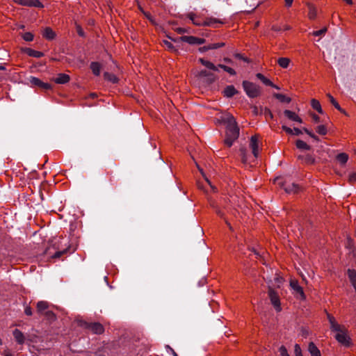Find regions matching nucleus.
Listing matches in <instances>:
<instances>
[{"label":"nucleus","mask_w":356,"mask_h":356,"mask_svg":"<svg viewBox=\"0 0 356 356\" xmlns=\"http://www.w3.org/2000/svg\"><path fill=\"white\" fill-rule=\"evenodd\" d=\"M216 119L218 123L226 125L225 143L228 147H231L239 136V128L235 118L229 113H220Z\"/></svg>","instance_id":"obj_1"},{"label":"nucleus","mask_w":356,"mask_h":356,"mask_svg":"<svg viewBox=\"0 0 356 356\" xmlns=\"http://www.w3.org/2000/svg\"><path fill=\"white\" fill-rule=\"evenodd\" d=\"M327 319L330 325V330L336 332L335 339L342 346L349 347L351 345V339L348 334L347 328L342 325L339 324L335 318L330 314H327Z\"/></svg>","instance_id":"obj_2"},{"label":"nucleus","mask_w":356,"mask_h":356,"mask_svg":"<svg viewBox=\"0 0 356 356\" xmlns=\"http://www.w3.org/2000/svg\"><path fill=\"white\" fill-rule=\"evenodd\" d=\"M275 183L282 188L287 193H296L300 190L298 184L291 182L289 177L284 178L282 177H276Z\"/></svg>","instance_id":"obj_3"},{"label":"nucleus","mask_w":356,"mask_h":356,"mask_svg":"<svg viewBox=\"0 0 356 356\" xmlns=\"http://www.w3.org/2000/svg\"><path fill=\"white\" fill-rule=\"evenodd\" d=\"M243 88L246 95L250 98H254L260 95L261 90L259 86L248 81H243Z\"/></svg>","instance_id":"obj_4"},{"label":"nucleus","mask_w":356,"mask_h":356,"mask_svg":"<svg viewBox=\"0 0 356 356\" xmlns=\"http://www.w3.org/2000/svg\"><path fill=\"white\" fill-rule=\"evenodd\" d=\"M268 296L272 305L276 312H280L282 311V307L278 293L272 288L268 289Z\"/></svg>","instance_id":"obj_5"},{"label":"nucleus","mask_w":356,"mask_h":356,"mask_svg":"<svg viewBox=\"0 0 356 356\" xmlns=\"http://www.w3.org/2000/svg\"><path fill=\"white\" fill-rule=\"evenodd\" d=\"M290 286L293 290V293L298 298L301 300L305 299V295L303 291V289L298 284V282L296 280H290Z\"/></svg>","instance_id":"obj_6"},{"label":"nucleus","mask_w":356,"mask_h":356,"mask_svg":"<svg viewBox=\"0 0 356 356\" xmlns=\"http://www.w3.org/2000/svg\"><path fill=\"white\" fill-rule=\"evenodd\" d=\"M261 145L260 136L259 135L252 136L250 140V147L255 158H257L259 153V146Z\"/></svg>","instance_id":"obj_7"},{"label":"nucleus","mask_w":356,"mask_h":356,"mask_svg":"<svg viewBox=\"0 0 356 356\" xmlns=\"http://www.w3.org/2000/svg\"><path fill=\"white\" fill-rule=\"evenodd\" d=\"M180 41L185 42L190 44H202L205 43L206 40L204 38H200L192 35L181 36L179 39Z\"/></svg>","instance_id":"obj_8"},{"label":"nucleus","mask_w":356,"mask_h":356,"mask_svg":"<svg viewBox=\"0 0 356 356\" xmlns=\"http://www.w3.org/2000/svg\"><path fill=\"white\" fill-rule=\"evenodd\" d=\"M186 17L188 18L194 25L204 26V19L202 18V16L191 12L186 14Z\"/></svg>","instance_id":"obj_9"},{"label":"nucleus","mask_w":356,"mask_h":356,"mask_svg":"<svg viewBox=\"0 0 356 356\" xmlns=\"http://www.w3.org/2000/svg\"><path fill=\"white\" fill-rule=\"evenodd\" d=\"M225 24L224 19H218L213 17H207L204 19V26L218 27V24Z\"/></svg>","instance_id":"obj_10"},{"label":"nucleus","mask_w":356,"mask_h":356,"mask_svg":"<svg viewBox=\"0 0 356 356\" xmlns=\"http://www.w3.org/2000/svg\"><path fill=\"white\" fill-rule=\"evenodd\" d=\"M205 181L207 186H204V184H202L200 182L197 183V186L200 190L204 191L206 193H209V192H217V188H216V186L212 185L211 181L207 177H205Z\"/></svg>","instance_id":"obj_11"},{"label":"nucleus","mask_w":356,"mask_h":356,"mask_svg":"<svg viewBox=\"0 0 356 356\" xmlns=\"http://www.w3.org/2000/svg\"><path fill=\"white\" fill-rule=\"evenodd\" d=\"M14 1L19 5L26 6L43 7L42 3L38 0H14Z\"/></svg>","instance_id":"obj_12"},{"label":"nucleus","mask_w":356,"mask_h":356,"mask_svg":"<svg viewBox=\"0 0 356 356\" xmlns=\"http://www.w3.org/2000/svg\"><path fill=\"white\" fill-rule=\"evenodd\" d=\"M29 82L33 86H36L45 90H49L51 88L50 84L44 83L40 79L35 76H31L29 79Z\"/></svg>","instance_id":"obj_13"},{"label":"nucleus","mask_w":356,"mask_h":356,"mask_svg":"<svg viewBox=\"0 0 356 356\" xmlns=\"http://www.w3.org/2000/svg\"><path fill=\"white\" fill-rule=\"evenodd\" d=\"M284 115L290 120L296 122L298 123H302V119L293 111L290 110H285L284 111Z\"/></svg>","instance_id":"obj_14"},{"label":"nucleus","mask_w":356,"mask_h":356,"mask_svg":"<svg viewBox=\"0 0 356 356\" xmlns=\"http://www.w3.org/2000/svg\"><path fill=\"white\" fill-rule=\"evenodd\" d=\"M88 329L97 334H102L104 331L103 325L99 323H93L90 324L88 325Z\"/></svg>","instance_id":"obj_15"},{"label":"nucleus","mask_w":356,"mask_h":356,"mask_svg":"<svg viewBox=\"0 0 356 356\" xmlns=\"http://www.w3.org/2000/svg\"><path fill=\"white\" fill-rule=\"evenodd\" d=\"M14 339L17 343L22 345L25 342V337L24 334L18 329H15L13 332Z\"/></svg>","instance_id":"obj_16"},{"label":"nucleus","mask_w":356,"mask_h":356,"mask_svg":"<svg viewBox=\"0 0 356 356\" xmlns=\"http://www.w3.org/2000/svg\"><path fill=\"white\" fill-rule=\"evenodd\" d=\"M256 76L261 81H262V83L264 84H265L266 86H271L274 88H276V89H280L279 87H277V86H275L270 80H269L268 79H267L266 77H265L261 73H257L256 74Z\"/></svg>","instance_id":"obj_17"},{"label":"nucleus","mask_w":356,"mask_h":356,"mask_svg":"<svg viewBox=\"0 0 356 356\" xmlns=\"http://www.w3.org/2000/svg\"><path fill=\"white\" fill-rule=\"evenodd\" d=\"M308 351L311 356H321V351L314 342H310L308 346Z\"/></svg>","instance_id":"obj_18"},{"label":"nucleus","mask_w":356,"mask_h":356,"mask_svg":"<svg viewBox=\"0 0 356 356\" xmlns=\"http://www.w3.org/2000/svg\"><path fill=\"white\" fill-rule=\"evenodd\" d=\"M42 36L47 40H51L55 38V32L49 27H46L42 31Z\"/></svg>","instance_id":"obj_19"},{"label":"nucleus","mask_w":356,"mask_h":356,"mask_svg":"<svg viewBox=\"0 0 356 356\" xmlns=\"http://www.w3.org/2000/svg\"><path fill=\"white\" fill-rule=\"evenodd\" d=\"M70 81L69 75L66 74H59L57 77L54 79V81L58 84H64Z\"/></svg>","instance_id":"obj_20"},{"label":"nucleus","mask_w":356,"mask_h":356,"mask_svg":"<svg viewBox=\"0 0 356 356\" xmlns=\"http://www.w3.org/2000/svg\"><path fill=\"white\" fill-rule=\"evenodd\" d=\"M200 63L207 67L209 70H213V71H218V65L216 66L213 63L211 62L204 60V58H200L199 59Z\"/></svg>","instance_id":"obj_21"},{"label":"nucleus","mask_w":356,"mask_h":356,"mask_svg":"<svg viewBox=\"0 0 356 356\" xmlns=\"http://www.w3.org/2000/svg\"><path fill=\"white\" fill-rule=\"evenodd\" d=\"M236 93H237V90L235 89V88L233 86H227L223 91L224 96H225L227 97H232Z\"/></svg>","instance_id":"obj_22"},{"label":"nucleus","mask_w":356,"mask_h":356,"mask_svg":"<svg viewBox=\"0 0 356 356\" xmlns=\"http://www.w3.org/2000/svg\"><path fill=\"white\" fill-rule=\"evenodd\" d=\"M25 51L29 56L34 57V58H39L44 56V54L42 52L36 51V50H34V49H32L30 48L26 49L25 50Z\"/></svg>","instance_id":"obj_23"},{"label":"nucleus","mask_w":356,"mask_h":356,"mask_svg":"<svg viewBox=\"0 0 356 356\" xmlns=\"http://www.w3.org/2000/svg\"><path fill=\"white\" fill-rule=\"evenodd\" d=\"M49 307V304L46 301H39L37 304L38 312L43 314Z\"/></svg>","instance_id":"obj_24"},{"label":"nucleus","mask_w":356,"mask_h":356,"mask_svg":"<svg viewBox=\"0 0 356 356\" xmlns=\"http://www.w3.org/2000/svg\"><path fill=\"white\" fill-rule=\"evenodd\" d=\"M90 69L92 72V73L96 75V76H98L100 74V70H101V65L99 63L97 62H92L90 64Z\"/></svg>","instance_id":"obj_25"},{"label":"nucleus","mask_w":356,"mask_h":356,"mask_svg":"<svg viewBox=\"0 0 356 356\" xmlns=\"http://www.w3.org/2000/svg\"><path fill=\"white\" fill-rule=\"evenodd\" d=\"M311 106L314 110L318 111L319 113H323L321 105L319 101H318L317 99H312L311 100Z\"/></svg>","instance_id":"obj_26"},{"label":"nucleus","mask_w":356,"mask_h":356,"mask_svg":"<svg viewBox=\"0 0 356 356\" xmlns=\"http://www.w3.org/2000/svg\"><path fill=\"white\" fill-rule=\"evenodd\" d=\"M278 65L282 68H287L290 63V59L285 57L280 58L277 60Z\"/></svg>","instance_id":"obj_27"},{"label":"nucleus","mask_w":356,"mask_h":356,"mask_svg":"<svg viewBox=\"0 0 356 356\" xmlns=\"http://www.w3.org/2000/svg\"><path fill=\"white\" fill-rule=\"evenodd\" d=\"M274 97L281 102L290 103L291 101V99L290 97L280 93H275L274 95Z\"/></svg>","instance_id":"obj_28"},{"label":"nucleus","mask_w":356,"mask_h":356,"mask_svg":"<svg viewBox=\"0 0 356 356\" xmlns=\"http://www.w3.org/2000/svg\"><path fill=\"white\" fill-rule=\"evenodd\" d=\"M327 97L329 98L331 104L339 111H341V113L346 114V112L344 110H343L340 105L338 104V102L335 100V99L330 95V94H327Z\"/></svg>","instance_id":"obj_29"},{"label":"nucleus","mask_w":356,"mask_h":356,"mask_svg":"<svg viewBox=\"0 0 356 356\" xmlns=\"http://www.w3.org/2000/svg\"><path fill=\"white\" fill-rule=\"evenodd\" d=\"M297 148L303 150H309L310 146L302 140H298L296 143Z\"/></svg>","instance_id":"obj_30"},{"label":"nucleus","mask_w":356,"mask_h":356,"mask_svg":"<svg viewBox=\"0 0 356 356\" xmlns=\"http://www.w3.org/2000/svg\"><path fill=\"white\" fill-rule=\"evenodd\" d=\"M337 160L341 164L344 165L348 160V155L346 153H340L337 156Z\"/></svg>","instance_id":"obj_31"},{"label":"nucleus","mask_w":356,"mask_h":356,"mask_svg":"<svg viewBox=\"0 0 356 356\" xmlns=\"http://www.w3.org/2000/svg\"><path fill=\"white\" fill-rule=\"evenodd\" d=\"M104 76L106 80H108L113 83H117L118 81L117 76L113 74L106 72L104 73Z\"/></svg>","instance_id":"obj_32"},{"label":"nucleus","mask_w":356,"mask_h":356,"mask_svg":"<svg viewBox=\"0 0 356 356\" xmlns=\"http://www.w3.org/2000/svg\"><path fill=\"white\" fill-rule=\"evenodd\" d=\"M219 67L222 69L223 70H225L227 73H229L230 75H235L236 74V71L233 68H232L230 67H228V66L222 65V64H219L218 65V68Z\"/></svg>","instance_id":"obj_33"},{"label":"nucleus","mask_w":356,"mask_h":356,"mask_svg":"<svg viewBox=\"0 0 356 356\" xmlns=\"http://www.w3.org/2000/svg\"><path fill=\"white\" fill-rule=\"evenodd\" d=\"M163 46L168 49V50L170 51H176V49L175 47V46L172 44V43L168 40H163Z\"/></svg>","instance_id":"obj_34"},{"label":"nucleus","mask_w":356,"mask_h":356,"mask_svg":"<svg viewBox=\"0 0 356 356\" xmlns=\"http://www.w3.org/2000/svg\"><path fill=\"white\" fill-rule=\"evenodd\" d=\"M316 132L320 135H325L327 130L325 125H319L316 127Z\"/></svg>","instance_id":"obj_35"},{"label":"nucleus","mask_w":356,"mask_h":356,"mask_svg":"<svg viewBox=\"0 0 356 356\" xmlns=\"http://www.w3.org/2000/svg\"><path fill=\"white\" fill-rule=\"evenodd\" d=\"M299 159L304 160V161L307 163H312L314 161V159L312 158L311 155H306V156H300Z\"/></svg>","instance_id":"obj_36"},{"label":"nucleus","mask_w":356,"mask_h":356,"mask_svg":"<svg viewBox=\"0 0 356 356\" xmlns=\"http://www.w3.org/2000/svg\"><path fill=\"white\" fill-rule=\"evenodd\" d=\"M22 38L25 41L31 42L33 41L34 36L31 32H26L23 34Z\"/></svg>","instance_id":"obj_37"},{"label":"nucleus","mask_w":356,"mask_h":356,"mask_svg":"<svg viewBox=\"0 0 356 356\" xmlns=\"http://www.w3.org/2000/svg\"><path fill=\"white\" fill-rule=\"evenodd\" d=\"M208 46H209V50L210 49H218V48L224 47L225 43L224 42H218V43L210 44Z\"/></svg>","instance_id":"obj_38"},{"label":"nucleus","mask_w":356,"mask_h":356,"mask_svg":"<svg viewBox=\"0 0 356 356\" xmlns=\"http://www.w3.org/2000/svg\"><path fill=\"white\" fill-rule=\"evenodd\" d=\"M308 15H309V19H314L316 17V10L314 7L311 6L309 8V11Z\"/></svg>","instance_id":"obj_39"},{"label":"nucleus","mask_w":356,"mask_h":356,"mask_svg":"<svg viewBox=\"0 0 356 356\" xmlns=\"http://www.w3.org/2000/svg\"><path fill=\"white\" fill-rule=\"evenodd\" d=\"M348 181L353 184L356 181V172H350L348 175Z\"/></svg>","instance_id":"obj_40"},{"label":"nucleus","mask_w":356,"mask_h":356,"mask_svg":"<svg viewBox=\"0 0 356 356\" xmlns=\"http://www.w3.org/2000/svg\"><path fill=\"white\" fill-rule=\"evenodd\" d=\"M294 353L296 356H302L301 348L298 344L295 345Z\"/></svg>","instance_id":"obj_41"},{"label":"nucleus","mask_w":356,"mask_h":356,"mask_svg":"<svg viewBox=\"0 0 356 356\" xmlns=\"http://www.w3.org/2000/svg\"><path fill=\"white\" fill-rule=\"evenodd\" d=\"M279 352H280L281 356H289V355L288 354L286 348L284 346H282L279 348Z\"/></svg>","instance_id":"obj_42"},{"label":"nucleus","mask_w":356,"mask_h":356,"mask_svg":"<svg viewBox=\"0 0 356 356\" xmlns=\"http://www.w3.org/2000/svg\"><path fill=\"white\" fill-rule=\"evenodd\" d=\"M303 131L307 134H308L311 138H314V140H318V137L314 134L312 133L311 131H309V129H306V128H304L303 129Z\"/></svg>","instance_id":"obj_43"},{"label":"nucleus","mask_w":356,"mask_h":356,"mask_svg":"<svg viewBox=\"0 0 356 356\" xmlns=\"http://www.w3.org/2000/svg\"><path fill=\"white\" fill-rule=\"evenodd\" d=\"M326 31H327V29L326 28H323V29H322L321 30L314 31L312 34L314 36H320V35L324 34L326 32Z\"/></svg>","instance_id":"obj_44"},{"label":"nucleus","mask_w":356,"mask_h":356,"mask_svg":"<svg viewBox=\"0 0 356 356\" xmlns=\"http://www.w3.org/2000/svg\"><path fill=\"white\" fill-rule=\"evenodd\" d=\"M282 129L285 131L287 134L293 135V131L290 127H286V125H282Z\"/></svg>","instance_id":"obj_45"},{"label":"nucleus","mask_w":356,"mask_h":356,"mask_svg":"<svg viewBox=\"0 0 356 356\" xmlns=\"http://www.w3.org/2000/svg\"><path fill=\"white\" fill-rule=\"evenodd\" d=\"M46 316H47L48 318H55V315L54 314V313L51 311H45L44 313H43Z\"/></svg>","instance_id":"obj_46"},{"label":"nucleus","mask_w":356,"mask_h":356,"mask_svg":"<svg viewBox=\"0 0 356 356\" xmlns=\"http://www.w3.org/2000/svg\"><path fill=\"white\" fill-rule=\"evenodd\" d=\"M176 31L178 33H179V34H182V33H188L189 32L188 29H185V28H177L176 29Z\"/></svg>","instance_id":"obj_47"},{"label":"nucleus","mask_w":356,"mask_h":356,"mask_svg":"<svg viewBox=\"0 0 356 356\" xmlns=\"http://www.w3.org/2000/svg\"><path fill=\"white\" fill-rule=\"evenodd\" d=\"M24 313L27 316H31L32 315V309H31V307H29V306L26 307L25 309H24Z\"/></svg>","instance_id":"obj_48"},{"label":"nucleus","mask_w":356,"mask_h":356,"mask_svg":"<svg viewBox=\"0 0 356 356\" xmlns=\"http://www.w3.org/2000/svg\"><path fill=\"white\" fill-rule=\"evenodd\" d=\"M2 355L3 356H14V355L8 349L4 350Z\"/></svg>","instance_id":"obj_49"},{"label":"nucleus","mask_w":356,"mask_h":356,"mask_svg":"<svg viewBox=\"0 0 356 356\" xmlns=\"http://www.w3.org/2000/svg\"><path fill=\"white\" fill-rule=\"evenodd\" d=\"M76 31H77L78 34L80 36H83L84 32L80 26H79V25L76 26Z\"/></svg>","instance_id":"obj_50"},{"label":"nucleus","mask_w":356,"mask_h":356,"mask_svg":"<svg viewBox=\"0 0 356 356\" xmlns=\"http://www.w3.org/2000/svg\"><path fill=\"white\" fill-rule=\"evenodd\" d=\"M312 118L315 122L317 123L320 122V118L316 114H312Z\"/></svg>","instance_id":"obj_51"},{"label":"nucleus","mask_w":356,"mask_h":356,"mask_svg":"<svg viewBox=\"0 0 356 356\" xmlns=\"http://www.w3.org/2000/svg\"><path fill=\"white\" fill-rule=\"evenodd\" d=\"M293 135H297L298 136V135H300V134H302V131L300 129H298V128H294L293 129Z\"/></svg>","instance_id":"obj_52"},{"label":"nucleus","mask_w":356,"mask_h":356,"mask_svg":"<svg viewBox=\"0 0 356 356\" xmlns=\"http://www.w3.org/2000/svg\"><path fill=\"white\" fill-rule=\"evenodd\" d=\"M208 50H209L208 45L207 46L201 47L199 48V51L200 52H202V53L205 52V51H207Z\"/></svg>","instance_id":"obj_53"},{"label":"nucleus","mask_w":356,"mask_h":356,"mask_svg":"<svg viewBox=\"0 0 356 356\" xmlns=\"http://www.w3.org/2000/svg\"><path fill=\"white\" fill-rule=\"evenodd\" d=\"M286 7H291L292 6L293 0H284Z\"/></svg>","instance_id":"obj_54"},{"label":"nucleus","mask_w":356,"mask_h":356,"mask_svg":"<svg viewBox=\"0 0 356 356\" xmlns=\"http://www.w3.org/2000/svg\"><path fill=\"white\" fill-rule=\"evenodd\" d=\"M200 75L201 76H206L208 75V73L206 70H202L200 72Z\"/></svg>","instance_id":"obj_55"},{"label":"nucleus","mask_w":356,"mask_h":356,"mask_svg":"<svg viewBox=\"0 0 356 356\" xmlns=\"http://www.w3.org/2000/svg\"><path fill=\"white\" fill-rule=\"evenodd\" d=\"M168 348L170 349V350L172 353V354L173 355V356H178V355L175 353V351L172 348H170V346H168Z\"/></svg>","instance_id":"obj_56"},{"label":"nucleus","mask_w":356,"mask_h":356,"mask_svg":"<svg viewBox=\"0 0 356 356\" xmlns=\"http://www.w3.org/2000/svg\"><path fill=\"white\" fill-rule=\"evenodd\" d=\"M266 115H268L270 118H273V113L269 110H268V111L266 112Z\"/></svg>","instance_id":"obj_57"},{"label":"nucleus","mask_w":356,"mask_h":356,"mask_svg":"<svg viewBox=\"0 0 356 356\" xmlns=\"http://www.w3.org/2000/svg\"><path fill=\"white\" fill-rule=\"evenodd\" d=\"M236 57H237V58H240V59H243V60H245V61H246V60H247V59H246L245 58L243 57V56H241V54H236Z\"/></svg>","instance_id":"obj_58"},{"label":"nucleus","mask_w":356,"mask_h":356,"mask_svg":"<svg viewBox=\"0 0 356 356\" xmlns=\"http://www.w3.org/2000/svg\"><path fill=\"white\" fill-rule=\"evenodd\" d=\"M224 61L227 63H232V60L230 58H224Z\"/></svg>","instance_id":"obj_59"},{"label":"nucleus","mask_w":356,"mask_h":356,"mask_svg":"<svg viewBox=\"0 0 356 356\" xmlns=\"http://www.w3.org/2000/svg\"><path fill=\"white\" fill-rule=\"evenodd\" d=\"M253 252H254V254L256 255L257 258L261 257V255L259 254V253L257 252L256 250H254Z\"/></svg>","instance_id":"obj_60"},{"label":"nucleus","mask_w":356,"mask_h":356,"mask_svg":"<svg viewBox=\"0 0 356 356\" xmlns=\"http://www.w3.org/2000/svg\"><path fill=\"white\" fill-rule=\"evenodd\" d=\"M60 254H61V252H58L55 254L54 257H60Z\"/></svg>","instance_id":"obj_61"},{"label":"nucleus","mask_w":356,"mask_h":356,"mask_svg":"<svg viewBox=\"0 0 356 356\" xmlns=\"http://www.w3.org/2000/svg\"><path fill=\"white\" fill-rule=\"evenodd\" d=\"M273 29L274 31H280V29H278V28H277V27H275V26H273Z\"/></svg>","instance_id":"obj_62"},{"label":"nucleus","mask_w":356,"mask_h":356,"mask_svg":"<svg viewBox=\"0 0 356 356\" xmlns=\"http://www.w3.org/2000/svg\"><path fill=\"white\" fill-rule=\"evenodd\" d=\"M217 213L220 216H223V213L220 211H217Z\"/></svg>","instance_id":"obj_63"},{"label":"nucleus","mask_w":356,"mask_h":356,"mask_svg":"<svg viewBox=\"0 0 356 356\" xmlns=\"http://www.w3.org/2000/svg\"><path fill=\"white\" fill-rule=\"evenodd\" d=\"M6 70L5 67L3 66L2 65H0V70Z\"/></svg>","instance_id":"obj_64"}]
</instances>
